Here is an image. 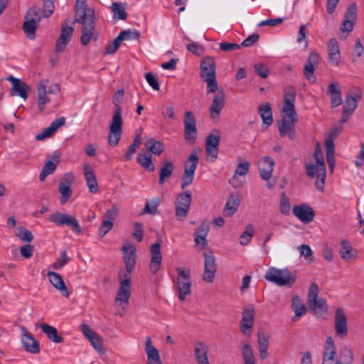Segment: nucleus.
Listing matches in <instances>:
<instances>
[{
	"instance_id": "obj_1",
	"label": "nucleus",
	"mask_w": 364,
	"mask_h": 364,
	"mask_svg": "<svg viewBox=\"0 0 364 364\" xmlns=\"http://www.w3.org/2000/svg\"><path fill=\"white\" fill-rule=\"evenodd\" d=\"M200 76L206 82L207 92L213 93V99L209 107V112L213 119H218L225 102L223 89L218 87L216 80L215 63L213 58L206 57L201 60Z\"/></svg>"
},
{
	"instance_id": "obj_2",
	"label": "nucleus",
	"mask_w": 364,
	"mask_h": 364,
	"mask_svg": "<svg viewBox=\"0 0 364 364\" xmlns=\"http://www.w3.org/2000/svg\"><path fill=\"white\" fill-rule=\"evenodd\" d=\"M296 90L293 87L285 88L284 92V105L281 109V120L277 122L279 134L282 137L288 136L291 140L295 139V123L297 114L295 109Z\"/></svg>"
},
{
	"instance_id": "obj_3",
	"label": "nucleus",
	"mask_w": 364,
	"mask_h": 364,
	"mask_svg": "<svg viewBox=\"0 0 364 364\" xmlns=\"http://www.w3.org/2000/svg\"><path fill=\"white\" fill-rule=\"evenodd\" d=\"M124 93V90L121 89L119 90L113 97V103L117 107V109L112 119L108 136V143L112 147L118 144L122 136V119L120 104L122 102Z\"/></svg>"
},
{
	"instance_id": "obj_4",
	"label": "nucleus",
	"mask_w": 364,
	"mask_h": 364,
	"mask_svg": "<svg viewBox=\"0 0 364 364\" xmlns=\"http://www.w3.org/2000/svg\"><path fill=\"white\" fill-rule=\"evenodd\" d=\"M314 156L316 161L314 164L306 165V174L309 178H316L315 182L316 188L322 191L323 190L326 178V165L322 153L321 144L319 142H316Z\"/></svg>"
},
{
	"instance_id": "obj_5",
	"label": "nucleus",
	"mask_w": 364,
	"mask_h": 364,
	"mask_svg": "<svg viewBox=\"0 0 364 364\" xmlns=\"http://www.w3.org/2000/svg\"><path fill=\"white\" fill-rule=\"evenodd\" d=\"M264 278L269 282L279 287H291L296 282V273L287 268L278 269L271 267L267 270Z\"/></svg>"
},
{
	"instance_id": "obj_6",
	"label": "nucleus",
	"mask_w": 364,
	"mask_h": 364,
	"mask_svg": "<svg viewBox=\"0 0 364 364\" xmlns=\"http://www.w3.org/2000/svg\"><path fill=\"white\" fill-rule=\"evenodd\" d=\"M362 97L363 92L358 87H352L346 91L345 100L343 101V124L354 114Z\"/></svg>"
},
{
	"instance_id": "obj_7",
	"label": "nucleus",
	"mask_w": 364,
	"mask_h": 364,
	"mask_svg": "<svg viewBox=\"0 0 364 364\" xmlns=\"http://www.w3.org/2000/svg\"><path fill=\"white\" fill-rule=\"evenodd\" d=\"M131 291V278L128 274H125L124 279L120 280V286L114 300L115 306L121 316L127 309Z\"/></svg>"
},
{
	"instance_id": "obj_8",
	"label": "nucleus",
	"mask_w": 364,
	"mask_h": 364,
	"mask_svg": "<svg viewBox=\"0 0 364 364\" xmlns=\"http://www.w3.org/2000/svg\"><path fill=\"white\" fill-rule=\"evenodd\" d=\"M318 286L313 283L311 284L308 294V304L313 313L318 317H323L328 309L326 301L318 297Z\"/></svg>"
},
{
	"instance_id": "obj_9",
	"label": "nucleus",
	"mask_w": 364,
	"mask_h": 364,
	"mask_svg": "<svg viewBox=\"0 0 364 364\" xmlns=\"http://www.w3.org/2000/svg\"><path fill=\"white\" fill-rule=\"evenodd\" d=\"M176 270L178 273L177 287L178 299L180 301H183L191 294V279L190 270L182 267H177Z\"/></svg>"
},
{
	"instance_id": "obj_10",
	"label": "nucleus",
	"mask_w": 364,
	"mask_h": 364,
	"mask_svg": "<svg viewBox=\"0 0 364 364\" xmlns=\"http://www.w3.org/2000/svg\"><path fill=\"white\" fill-rule=\"evenodd\" d=\"M198 164V156L196 153H192L185 163L184 171L181 178V188L192 184L194 178L195 171Z\"/></svg>"
},
{
	"instance_id": "obj_11",
	"label": "nucleus",
	"mask_w": 364,
	"mask_h": 364,
	"mask_svg": "<svg viewBox=\"0 0 364 364\" xmlns=\"http://www.w3.org/2000/svg\"><path fill=\"white\" fill-rule=\"evenodd\" d=\"M220 134L218 129H213L208 136L205 141L206 159L214 162L218 158Z\"/></svg>"
},
{
	"instance_id": "obj_12",
	"label": "nucleus",
	"mask_w": 364,
	"mask_h": 364,
	"mask_svg": "<svg viewBox=\"0 0 364 364\" xmlns=\"http://www.w3.org/2000/svg\"><path fill=\"white\" fill-rule=\"evenodd\" d=\"M86 18L78 19L76 18L75 22H79L82 23V35L80 37V42L82 45H87L94 35L95 29V21L94 17H92V11H88L85 14Z\"/></svg>"
},
{
	"instance_id": "obj_13",
	"label": "nucleus",
	"mask_w": 364,
	"mask_h": 364,
	"mask_svg": "<svg viewBox=\"0 0 364 364\" xmlns=\"http://www.w3.org/2000/svg\"><path fill=\"white\" fill-rule=\"evenodd\" d=\"M204 272L203 280L208 283H212L215 277L217 270L216 259L212 251L204 252Z\"/></svg>"
},
{
	"instance_id": "obj_14",
	"label": "nucleus",
	"mask_w": 364,
	"mask_h": 364,
	"mask_svg": "<svg viewBox=\"0 0 364 364\" xmlns=\"http://www.w3.org/2000/svg\"><path fill=\"white\" fill-rule=\"evenodd\" d=\"M184 137L190 143H194L197 138L196 122L191 111H186L183 119Z\"/></svg>"
},
{
	"instance_id": "obj_15",
	"label": "nucleus",
	"mask_w": 364,
	"mask_h": 364,
	"mask_svg": "<svg viewBox=\"0 0 364 364\" xmlns=\"http://www.w3.org/2000/svg\"><path fill=\"white\" fill-rule=\"evenodd\" d=\"M6 80L11 83V95L19 96L24 100L28 97V94L31 91V87L28 84L23 82L21 79L16 78L11 75L6 78Z\"/></svg>"
},
{
	"instance_id": "obj_16",
	"label": "nucleus",
	"mask_w": 364,
	"mask_h": 364,
	"mask_svg": "<svg viewBox=\"0 0 364 364\" xmlns=\"http://www.w3.org/2000/svg\"><path fill=\"white\" fill-rule=\"evenodd\" d=\"M339 133L340 129L333 127L326 139V160L331 171H333L335 165L333 140L338 136Z\"/></svg>"
},
{
	"instance_id": "obj_17",
	"label": "nucleus",
	"mask_w": 364,
	"mask_h": 364,
	"mask_svg": "<svg viewBox=\"0 0 364 364\" xmlns=\"http://www.w3.org/2000/svg\"><path fill=\"white\" fill-rule=\"evenodd\" d=\"M254 325V309L248 307L243 309L242 319L240 323V331L247 338L252 336Z\"/></svg>"
},
{
	"instance_id": "obj_18",
	"label": "nucleus",
	"mask_w": 364,
	"mask_h": 364,
	"mask_svg": "<svg viewBox=\"0 0 364 364\" xmlns=\"http://www.w3.org/2000/svg\"><path fill=\"white\" fill-rule=\"evenodd\" d=\"M73 181V175L72 173H66L62 177L59 183L58 190L61 196L60 203L63 205H65L68 201L73 194L71 186Z\"/></svg>"
},
{
	"instance_id": "obj_19",
	"label": "nucleus",
	"mask_w": 364,
	"mask_h": 364,
	"mask_svg": "<svg viewBox=\"0 0 364 364\" xmlns=\"http://www.w3.org/2000/svg\"><path fill=\"white\" fill-rule=\"evenodd\" d=\"M292 213L303 223H309L313 221L315 216L314 209L305 203L294 206Z\"/></svg>"
},
{
	"instance_id": "obj_20",
	"label": "nucleus",
	"mask_w": 364,
	"mask_h": 364,
	"mask_svg": "<svg viewBox=\"0 0 364 364\" xmlns=\"http://www.w3.org/2000/svg\"><path fill=\"white\" fill-rule=\"evenodd\" d=\"M319 63V55L317 53H310L304 68V75L305 77L311 82L314 83L316 81V76L314 71Z\"/></svg>"
},
{
	"instance_id": "obj_21",
	"label": "nucleus",
	"mask_w": 364,
	"mask_h": 364,
	"mask_svg": "<svg viewBox=\"0 0 364 364\" xmlns=\"http://www.w3.org/2000/svg\"><path fill=\"white\" fill-rule=\"evenodd\" d=\"M357 18V6L355 3H352L346 11L344 20H343V35L347 33L346 37L348 36L355 26Z\"/></svg>"
},
{
	"instance_id": "obj_22",
	"label": "nucleus",
	"mask_w": 364,
	"mask_h": 364,
	"mask_svg": "<svg viewBox=\"0 0 364 364\" xmlns=\"http://www.w3.org/2000/svg\"><path fill=\"white\" fill-rule=\"evenodd\" d=\"M274 167V160L269 156L262 157L258 162L259 176L262 179L269 181Z\"/></svg>"
},
{
	"instance_id": "obj_23",
	"label": "nucleus",
	"mask_w": 364,
	"mask_h": 364,
	"mask_svg": "<svg viewBox=\"0 0 364 364\" xmlns=\"http://www.w3.org/2000/svg\"><path fill=\"white\" fill-rule=\"evenodd\" d=\"M161 245L156 242L151 246V261L149 264V270L155 274L161 267L162 255L161 252Z\"/></svg>"
},
{
	"instance_id": "obj_24",
	"label": "nucleus",
	"mask_w": 364,
	"mask_h": 364,
	"mask_svg": "<svg viewBox=\"0 0 364 364\" xmlns=\"http://www.w3.org/2000/svg\"><path fill=\"white\" fill-rule=\"evenodd\" d=\"M123 258L126 269L130 274L136 264V248L130 243H127L122 247Z\"/></svg>"
},
{
	"instance_id": "obj_25",
	"label": "nucleus",
	"mask_w": 364,
	"mask_h": 364,
	"mask_svg": "<svg viewBox=\"0 0 364 364\" xmlns=\"http://www.w3.org/2000/svg\"><path fill=\"white\" fill-rule=\"evenodd\" d=\"M21 330L22 333L21 342L26 350L31 353H38L40 350L38 343L31 333L28 331L23 326L21 327Z\"/></svg>"
},
{
	"instance_id": "obj_26",
	"label": "nucleus",
	"mask_w": 364,
	"mask_h": 364,
	"mask_svg": "<svg viewBox=\"0 0 364 364\" xmlns=\"http://www.w3.org/2000/svg\"><path fill=\"white\" fill-rule=\"evenodd\" d=\"M144 350L147 356L146 364H163L159 352L152 344L151 338L149 336L146 338Z\"/></svg>"
},
{
	"instance_id": "obj_27",
	"label": "nucleus",
	"mask_w": 364,
	"mask_h": 364,
	"mask_svg": "<svg viewBox=\"0 0 364 364\" xmlns=\"http://www.w3.org/2000/svg\"><path fill=\"white\" fill-rule=\"evenodd\" d=\"M60 161V154L57 152L53 153L48 157V160L43 167L40 173V181H43L48 175L52 174L56 169L57 164Z\"/></svg>"
},
{
	"instance_id": "obj_28",
	"label": "nucleus",
	"mask_w": 364,
	"mask_h": 364,
	"mask_svg": "<svg viewBox=\"0 0 364 364\" xmlns=\"http://www.w3.org/2000/svg\"><path fill=\"white\" fill-rule=\"evenodd\" d=\"M73 31L74 28L73 26H68L67 24L62 25L61 33L56 43V52H61L65 50L68 43L73 37Z\"/></svg>"
},
{
	"instance_id": "obj_29",
	"label": "nucleus",
	"mask_w": 364,
	"mask_h": 364,
	"mask_svg": "<svg viewBox=\"0 0 364 364\" xmlns=\"http://www.w3.org/2000/svg\"><path fill=\"white\" fill-rule=\"evenodd\" d=\"M48 277L52 285L66 298H69L70 293L63 279V277L55 272H48Z\"/></svg>"
},
{
	"instance_id": "obj_30",
	"label": "nucleus",
	"mask_w": 364,
	"mask_h": 364,
	"mask_svg": "<svg viewBox=\"0 0 364 364\" xmlns=\"http://www.w3.org/2000/svg\"><path fill=\"white\" fill-rule=\"evenodd\" d=\"M83 171L90 192L97 193L99 191V188L92 168L90 164H85L83 166Z\"/></svg>"
},
{
	"instance_id": "obj_31",
	"label": "nucleus",
	"mask_w": 364,
	"mask_h": 364,
	"mask_svg": "<svg viewBox=\"0 0 364 364\" xmlns=\"http://www.w3.org/2000/svg\"><path fill=\"white\" fill-rule=\"evenodd\" d=\"M327 48L328 53V60L330 63L331 65H338L339 64L341 55L339 45L335 38H331L329 39L327 44Z\"/></svg>"
},
{
	"instance_id": "obj_32",
	"label": "nucleus",
	"mask_w": 364,
	"mask_h": 364,
	"mask_svg": "<svg viewBox=\"0 0 364 364\" xmlns=\"http://www.w3.org/2000/svg\"><path fill=\"white\" fill-rule=\"evenodd\" d=\"M65 119L63 117L55 119L48 127L45 129L41 134L36 136V139L37 141H41L46 138L50 137L59 127L65 124Z\"/></svg>"
},
{
	"instance_id": "obj_33",
	"label": "nucleus",
	"mask_w": 364,
	"mask_h": 364,
	"mask_svg": "<svg viewBox=\"0 0 364 364\" xmlns=\"http://www.w3.org/2000/svg\"><path fill=\"white\" fill-rule=\"evenodd\" d=\"M47 80H43L37 85L38 105L40 112H43L46 105L50 101L47 96Z\"/></svg>"
},
{
	"instance_id": "obj_34",
	"label": "nucleus",
	"mask_w": 364,
	"mask_h": 364,
	"mask_svg": "<svg viewBox=\"0 0 364 364\" xmlns=\"http://www.w3.org/2000/svg\"><path fill=\"white\" fill-rule=\"evenodd\" d=\"M208 347L203 342H197L194 348V355L198 364H210L208 358Z\"/></svg>"
},
{
	"instance_id": "obj_35",
	"label": "nucleus",
	"mask_w": 364,
	"mask_h": 364,
	"mask_svg": "<svg viewBox=\"0 0 364 364\" xmlns=\"http://www.w3.org/2000/svg\"><path fill=\"white\" fill-rule=\"evenodd\" d=\"M258 350L262 360H265L268 356L269 336L264 331H259L257 333Z\"/></svg>"
},
{
	"instance_id": "obj_36",
	"label": "nucleus",
	"mask_w": 364,
	"mask_h": 364,
	"mask_svg": "<svg viewBox=\"0 0 364 364\" xmlns=\"http://www.w3.org/2000/svg\"><path fill=\"white\" fill-rule=\"evenodd\" d=\"M259 114L262 119V122L267 128L273 123L272 109L269 103L264 102L259 105Z\"/></svg>"
},
{
	"instance_id": "obj_37",
	"label": "nucleus",
	"mask_w": 364,
	"mask_h": 364,
	"mask_svg": "<svg viewBox=\"0 0 364 364\" xmlns=\"http://www.w3.org/2000/svg\"><path fill=\"white\" fill-rule=\"evenodd\" d=\"M209 225L208 223L203 222L200 226L196 230L194 234V240L196 245H199V239H202V247L205 248L207 246L206 237L209 231Z\"/></svg>"
},
{
	"instance_id": "obj_38",
	"label": "nucleus",
	"mask_w": 364,
	"mask_h": 364,
	"mask_svg": "<svg viewBox=\"0 0 364 364\" xmlns=\"http://www.w3.org/2000/svg\"><path fill=\"white\" fill-rule=\"evenodd\" d=\"M240 205V197L237 195H231L226 202L223 209V214L225 216H232L237 210Z\"/></svg>"
},
{
	"instance_id": "obj_39",
	"label": "nucleus",
	"mask_w": 364,
	"mask_h": 364,
	"mask_svg": "<svg viewBox=\"0 0 364 364\" xmlns=\"http://www.w3.org/2000/svg\"><path fill=\"white\" fill-rule=\"evenodd\" d=\"M41 328L45 333L49 340L53 343H59L63 341V338L58 334L57 329L47 323L41 325Z\"/></svg>"
},
{
	"instance_id": "obj_40",
	"label": "nucleus",
	"mask_w": 364,
	"mask_h": 364,
	"mask_svg": "<svg viewBox=\"0 0 364 364\" xmlns=\"http://www.w3.org/2000/svg\"><path fill=\"white\" fill-rule=\"evenodd\" d=\"M336 352L333 338L331 336H328L327 337L324 345L322 361H331L334 360L336 359Z\"/></svg>"
},
{
	"instance_id": "obj_41",
	"label": "nucleus",
	"mask_w": 364,
	"mask_h": 364,
	"mask_svg": "<svg viewBox=\"0 0 364 364\" xmlns=\"http://www.w3.org/2000/svg\"><path fill=\"white\" fill-rule=\"evenodd\" d=\"M241 354L244 364H256V358L252 346L248 343H244L241 348Z\"/></svg>"
},
{
	"instance_id": "obj_42",
	"label": "nucleus",
	"mask_w": 364,
	"mask_h": 364,
	"mask_svg": "<svg viewBox=\"0 0 364 364\" xmlns=\"http://www.w3.org/2000/svg\"><path fill=\"white\" fill-rule=\"evenodd\" d=\"M357 256V250L353 248L347 240H343V260L351 263L356 259Z\"/></svg>"
},
{
	"instance_id": "obj_43",
	"label": "nucleus",
	"mask_w": 364,
	"mask_h": 364,
	"mask_svg": "<svg viewBox=\"0 0 364 364\" xmlns=\"http://www.w3.org/2000/svg\"><path fill=\"white\" fill-rule=\"evenodd\" d=\"M88 11H92V17H95V12L92 9L86 7V0H76L75 6V11L76 16H79L78 19L86 18L85 15Z\"/></svg>"
},
{
	"instance_id": "obj_44",
	"label": "nucleus",
	"mask_w": 364,
	"mask_h": 364,
	"mask_svg": "<svg viewBox=\"0 0 364 364\" xmlns=\"http://www.w3.org/2000/svg\"><path fill=\"white\" fill-rule=\"evenodd\" d=\"M144 145L148 151L155 155L161 154L164 149L163 143L159 141H156L153 138H150L146 140Z\"/></svg>"
},
{
	"instance_id": "obj_45",
	"label": "nucleus",
	"mask_w": 364,
	"mask_h": 364,
	"mask_svg": "<svg viewBox=\"0 0 364 364\" xmlns=\"http://www.w3.org/2000/svg\"><path fill=\"white\" fill-rule=\"evenodd\" d=\"M137 162L146 170L153 171L155 166L152 163L151 156L149 154L141 153L137 156Z\"/></svg>"
},
{
	"instance_id": "obj_46",
	"label": "nucleus",
	"mask_w": 364,
	"mask_h": 364,
	"mask_svg": "<svg viewBox=\"0 0 364 364\" xmlns=\"http://www.w3.org/2000/svg\"><path fill=\"white\" fill-rule=\"evenodd\" d=\"M39 23L36 21L31 19L27 20L25 18L23 24V29L26 34L27 37L30 39H34L36 37V30L38 27Z\"/></svg>"
},
{
	"instance_id": "obj_47",
	"label": "nucleus",
	"mask_w": 364,
	"mask_h": 364,
	"mask_svg": "<svg viewBox=\"0 0 364 364\" xmlns=\"http://www.w3.org/2000/svg\"><path fill=\"white\" fill-rule=\"evenodd\" d=\"M111 9L113 12V17L114 19L124 20L127 18V14L126 12V7L124 4L119 2H114L112 4Z\"/></svg>"
},
{
	"instance_id": "obj_48",
	"label": "nucleus",
	"mask_w": 364,
	"mask_h": 364,
	"mask_svg": "<svg viewBox=\"0 0 364 364\" xmlns=\"http://www.w3.org/2000/svg\"><path fill=\"white\" fill-rule=\"evenodd\" d=\"M173 164L171 161L166 162L159 171V184L162 185L166 178L171 177L173 171Z\"/></svg>"
},
{
	"instance_id": "obj_49",
	"label": "nucleus",
	"mask_w": 364,
	"mask_h": 364,
	"mask_svg": "<svg viewBox=\"0 0 364 364\" xmlns=\"http://www.w3.org/2000/svg\"><path fill=\"white\" fill-rule=\"evenodd\" d=\"M254 235V228L251 224H248L245 230L240 236V244L241 245H247L252 240Z\"/></svg>"
},
{
	"instance_id": "obj_50",
	"label": "nucleus",
	"mask_w": 364,
	"mask_h": 364,
	"mask_svg": "<svg viewBox=\"0 0 364 364\" xmlns=\"http://www.w3.org/2000/svg\"><path fill=\"white\" fill-rule=\"evenodd\" d=\"M160 203L161 198L159 197L152 198L150 201L146 203L143 213L156 215L157 213V208Z\"/></svg>"
},
{
	"instance_id": "obj_51",
	"label": "nucleus",
	"mask_w": 364,
	"mask_h": 364,
	"mask_svg": "<svg viewBox=\"0 0 364 364\" xmlns=\"http://www.w3.org/2000/svg\"><path fill=\"white\" fill-rule=\"evenodd\" d=\"M291 306L296 316L300 317L306 314V307L298 296L292 297Z\"/></svg>"
},
{
	"instance_id": "obj_52",
	"label": "nucleus",
	"mask_w": 364,
	"mask_h": 364,
	"mask_svg": "<svg viewBox=\"0 0 364 364\" xmlns=\"http://www.w3.org/2000/svg\"><path fill=\"white\" fill-rule=\"evenodd\" d=\"M328 93L331 96V105L337 107L341 104V99L339 97V89L336 84L332 83L328 87Z\"/></svg>"
},
{
	"instance_id": "obj_53",
	"label": "nucleus",
	"mask_w": 364,
	"mask_h": 364,
	"mask_svg": "<svg viewBox=\"0 0 364 364\" xmlns=\"http://www.w3.org/2000/svg\"><path fill=\"white\" fill-rule=\"evenodd\" d=\"M15 235L23 242H31L33 239L31 232L23 226L17 228Z\"/></svg>"
},
{
	"instance_id": "obj_54",
	"label": "nucleus",
	"mask_w": 364,
	"mask_h": 364,
	"mask_svg": "<svg viewBox=\"0 0 364 364\" xmlns=\"http://www.w3.org/2000/svg\"><path fill=\"white\" fill-rule=\"evenodd\" d=\"M92 346L100 354L103 355L105 353V348L104 346L103 339L97 334L89 339Z\"/></svg>"
},
{
	"instance_id": "obj_55",
	"label": "nucleus",
	"mask_w": 364,
	"mask_h": 364,
	"mask_svg": "<svg viewBox=\"0 0 364 364\" xmlns=\"http://www.w3.org/2000/svg\"><path fill=\"white\" fill-rule=\"evenodd\" d=\"M65 218L66 219L63 221V225L70 226L76 234L80 235L82 233V229L77 220L69 214H67Z\"/></svg>"
},
{
	"instance_id": "obj_56",
	"label": "nucleus",
	"mask_w": 364,
	"mask_h": 364,
	"mask_svg": "<svg viewBox=\"0 0 364 364\" xmlns=\"http://www.w3.org/2000/svg\"><path fill=\"white\" fill-rule=\"evenodd\" d=\"M290 210L289 199L284 193H282L279 200V212L284 215H288L290 213Z\"/></svg>"
},
{
	"instance_id": "obj_57",
	"label": "nucleus",
	"mask_w": 364,
	"mask_h": 364,
	"mask_svg": "<svg viewBox=\"0 0 364 364\" xmlns=\"http://www.w3.org/2000/svg\"><path fill=\"white\" fill-rule=\"evenodd\" d=\"M237 160L239 161V163L234 173H235V175L245 177L249 172L250 163L244 161L241 157L237 158Z\"/></svg>"
},
{
	"instance_id": "obj_58",
	"label": "nucleus",
	"mask_w": 364,
	"mask_h": 364,
	"mask_svg": "<svg viewBox=\"0 0 364 364\" xmlns=\"http://www.w3.org/2000/svg\"><path fill=\"white\" fill-rule=\"evenodd\" d=\"M141 145V139L138 136L134 139V141L129 146L127 153L125 154L124 159L125 161H129L132 159L134 154L136 152V149Z\"/></svg>"
},
{
	"instance_id": "obj_59",
	"label": "nucleus",
	"mask_w": 364,
	"mask_h": 364,
	"mask_svg": "<svg viewBox=\"0 0 364 364\" xmlns=\"http://www.w3.org/2000/svg\"><path fill=\"white\" fill-rule=\"evenodd\" d=\"M176 210H175V215L176 218L178 220L182 221L183 220L189 211L190 207L188 206H182L180 204H177L175 203Z\"/></svg>"
},
{
	"instance_id": "obj_60",
	"label": "nucleus",
	"mask_w": 364,
	"mask_h": 364,
	"mask_svg": "<svg viewBox=\"0 0 364 364\" xmlns=\"http://www.w3.org/2000/svg\"><path fill=\"white\" fill-rule=\"evenodd\" d=\"M176 203L180 204L182 206H191V194L190 191H186L180 193L176 200Z\"/></svg>"
},
{
	"instance_id": "obj_61",
	"label": "nucleus",
	"mask_w": 364,
	"mask_h": 364,
	"mask_svg": "<svg viewBox=\"0 0 364 364\" xmlns=\"http://www.w3.org/2000/svg\"><path fill=\"white\" fill-rule=\"evenodd\" d=\"M70 257L67 255L66 250L61 252L60 257L58 258L56 262L53 264V268L55 269H62L68 262Z\"/></svg>"
},
{
	"instance_id": "obj_62",
	"label": "nucleus",
	"mask_w": 364,
	"mask_h": 364,
	"mask_svg": "<svg viewBox=\"0 0 364 364\" xmlns=\"http://www.w3.org/2000/svg\"><path fill=\"white\" fill-rule=\"evenodd\" d=\"M186 48L188 50L197 55H202L205 52L203 46L194 42L188 43L186 46Z\"/></svg>"
},
{
	"instance_id": "obj_63",
	"label": "nucleus",
	"mask_w": 364,
	"mask_h": 364,
	"mask_svg": "<svg viewBox=\"0 0 364 364\" xmlns=\"http://www.w3.org/2000/svg\"><path fill=\"white\" fill-rule=\"evenodd\" d=\"M67 213H61L59 212L52 213L50 217V221L54 223L55 225L58 226L63 225V221L66 219Z\"/></svg>"
},
{
	"instance_id": "obj_64",
	"label": "nucleus",
	"mask_w": 364,
	"mask_h": 364,
	"mask_svg": "<svg viewBox=\"0 0 364 364\" xmlns=\"http://www.w3.org/2000/svg\"><path fill=\"white\" fill-rule=\"evenodd\" d=\"M54 11V0H44L43 14L44 17L50 16Z\"/></svg>"
}]
</instances>
